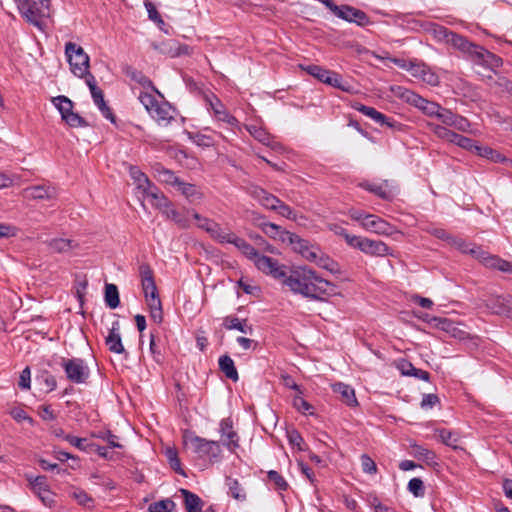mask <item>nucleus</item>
Listing matches in <instances>:
<instances>
[{
    "label": "nucleus",
    "instance_id": "obj_1",
    "mask_svg": "<svg viewBox=\"0 0 512 512\" xmlns=\"http://www.w3.org/2000/svg\"><path fill=\"white\" fill-rule=\"evenodd\" d=\"M293 293L312 300H323L334 293L335 286L307 266L290 268L284 284Z\"/></svg>",
    "mask_w": 512,
    "mask_h": 512
},
{
    "label": "nucleus",
    "instance_id": "obj_2",
    "mask_svg": "<svg viewBox=\"0 0 512 512\" xmlns=\"http://www.w3.org/2000/svg\"><path fill=\"white\" fill-rule=\"evenodd\" d=\"M440 32L444 35L447 43L462 52L465 58L472 63L492 71H495L503 65L501 57L476 43L470 42L466 37L452 31H448L443 27Z\"/></svg>",
    "mask_w": 512,
    "mask_h": 512
},
{
    "label": "nucleus",
    "instance_id": "obj_3",
    "mask_svg": "<svg viewBox=\"0 0 512 512\" xmlns=\"http://www.w3.org/2000/svg\"><path fill=\"white\" fill-rule=\"evenodd\" d=\"M183 443L193 457L208 464L218 463L222 460V449L219 441L208 440L186 431L183 434Z\"/></svg>",
    "mask_w": 512,
    "mask_h": 512
},
{
    "label": "nucleus",
    "instance_id": "obj_4",
    "mask_svg": "<svg viewBox=\"0 0 512 512\" xmlns=\"http://www.w3.org/2000/svg\"><path fill=\"white\" fill-rule=\"evenodd\" d=\"M139 275L141 277L142 289L146 304L149 308L151 319L160 324L163 321L162 303L158 294L154 273L149 264H141L139 266Z\"/></svg>",
    "mask_w": 512,
    "mask_h": 512
},
{
    "label": "nucleus",
    "instance_id": "obj_5",
    "mask_svg": "<svg viewBox=\"0 0 512 512\" xmlns=\"http://www.w3.org/2000/svg\"><path fill=\"white\" fill-rule=\"evenodd\" d=\"M23 19L37 27L44 29L43 20L50 15V0H14Z\"/></svg>",
    "mask_w": 512,
    "mask_h": 512
},
{
    "label": "nucleus",
    "instance_id": "obj_6",
    "mask_svg": "<svg viewBox=\"0 0 512 512\" xmlns=\"http://www.w3.org/2000/svg\"><path fill=\"white\" fill-rule=\"evenodd\" d=\"M391 90L396 97L418 108L426 116L438 118V115L443 108L440 104L427 100L414 91L403 86H395L392 87Z\"/></svg>",
    "mask_w": 512,
    "mask_h": 512
},
{
    "label": "nucleus",
    "instance_id": "obj_7",
    "mask_svg": "<svg viewBox=\"0 0 512 512\" xmlns=\"http://www.w3.org/2000/svg\"><path fill=\"white\" fill-rule=\"evenodd\" d=\"M65 55L70 65L71 72L75 76L83 78L89 69L90 58L88 54L81 46L73 42H67L65 44Z\"/></svg>",
    "mask_w": 512,
    "mask_h": 512
},
{
    "label": "nucleus",
    "instance_id": "obj_8",
    "mask_svg": "<svg viewBox=\"0 0 512 512\" xmlns=\"http://www.w3.org/2000/svg\"><path fill=\"white\" fill-rule=\"evenodd\" d=\"M61 367L67 379L74 384H84L90 377V368L82 358H62Z\"/></svg>",
    "mask_w": 512,
    "mask_h": 512
},
{
    "label": "nucleus",
    "instance_id": "obj_9",
    "mask_svg": "<svg viewBox=\"0 0 512 512\" xmlns=\"http://www.w3.org/2000/svg\"><path fill=\"white\" fill-rule=\"evenodd\" d=\"M301 67L309 75L315 77L317 80L325 84L345 92H349L351 90L350 84L348 82H344L342 76L337 72L325 69L319 65H308Z\"/></svg>",
    "mask_w": 512,
    "mask_h": 512
},
{
    "label": "nucleus",
    "instance_id": "obj_10",
    "mask_svg": "<svg viewBox=\"0 0 512 512\" xmlns=\"http://www.w3.org/2000/svg\"><path fill=\"white\" fill-rule=\"evenodd\" d=\"M206 104L209 109L213 111V116L216 121L228 124L232 129L241 131L242 125L229 111L226 109L222 101L213 93L204 96Z\"/></svg>",
    "mask_w": 512,
    "mask_h": 512
},
{
    "label": "nucleus",
    "instance_id": "obj_11",
    "mask_svg": "<svg viewBox=\"0 0 512 512\" xmlns=\"http://www.w3.org/2000/svg\"><path fill=\"white\" fill-rule=\"evenodd\" d=\"M254 265L259 271L280 281L282 284H284L290 269L286 265L279 263L277 259L261 254L254 262Z\"/></svg>",
    "mask_w": 512,
    "mask_h": 512
},
{
    "label": "nucleus",
    "instance_id": "obj_12",
    "mask_svg": "<svg viewBox=\"0 0 512 512\" xmlns=\"http://www.w3.org/2000/svg\"><path fill=\"white\" fill-rule=\"evenodd\" d=\"M353 248L359 249L361 252L374 256V257H385L392 256L393 250L381 240H372L366 237L358 236L357 239L353 240Z\"/></svg>",
    "mask_w": 512,
    "mask_h": 512
},
{
    "label": "nucleus",
    "instance_id": "obj_13",
    "mask_svg": "<svg viewBox=\"0 0 512 512\" xmlns=\"http://www.w3.org/2000/svg\"><path fill=\"white\" fill-rule=\"evenodd\" d=\"M218 432L220 434V445L222 444L230 453H235L240 447V437L234 429V423L231 417L223 418L219 423Z\"/></svg>",
    "mask_w": 512,
    "mask_h": 512
},
{
    "label": "nucleus",
    "instance_id": "obj_14",
    "mask_svg": "<svg viewBox=\"0 0 512 512\" xmlns=\"http://www.w3.org/2000/svg\"><path fill=\"white\" fill-rule=\"evenodd\" d=\"M471 256L479 260L485 267L496 269L501 272L512 274V264L497 255H491L484 251L480 246H475L471 250Z\"/></svg>",
    "mask_w": 512,
    "mask_h": 512
},
{
    "label": "nucleus",
    "instance_id": "obj_15",
    "mask_svg": "<svg viewBox=\"0 0 512 512\" xmlns=\"http://www.w3.org/2000/svg\"><path fill=\"white\" fill-rule=\"evenodd\" d=\"M358 186L385 201H392L396 196V187L389 180L361 181Z\"/></svg>",
    "mask_w": 512,
    "mask_h": 512
},
{
    "label": "nucleus",
    "instance_id": "obj_16",
    "mask_svg": "<svg viewBox=\"0 0 512 512\" xmlns=\"http://www.w3.org/2000/svg\"><path fill=\"white\" fill-rule=\"evenodd\" d=\"M352 107L362 113L363 115L371 118L372 120H374L376 123H378L379 125L381 126H387L389 128H392V129H399V130H402V127L403 125L397 121H395L393 118H389L387 117L386 115H384L383 113L379 112L378 110H376L375 108L373 107H370V106H366L364 104H361V103H355L352 105Z\"/></svg>",
    "mask_w": 512,
    "mask_h": 512
},
{
    "label": "nucleus",
    "instance_id": "obj_17",
    "mask_svg": "<svg viewBox=\"0 0 512 512\" xmlns=\"http://www.w3.org/2000/svg\"><path fill=\"white\" fill-rule=\"evenodd\" d=\"M447 127H453L454 129L466 133L470 131L471 123L467 118L462 115L454 113L452 110L445 107L442 108L437 118Z\"/></svg>",
    "mask_w": 512,
    "mask_h": 512
},
{
    "label": "nucleus",
    "instance_id": "obj_18",
    "mask_svg": "<svg viewBox=\"0 0 512 512\" xmlns=\"http://www.w3.org/2000/svg\"><path fill=\"white\" fill-rule=\"evenodd\" d=\"M334 9L335 12L333 14L347 22L356 23L359 26H366L370 23L367 14L360 9L349 5H340L334 7Z\"/></svg>",
    "mask_w": 512,
    "mask_h": 512
},
{
    "label": "nucleus",
    "instance_id": "obj_19",
    "mask_svg": "<svg viewBox=\"0 0 512 512\" xmlns=\"http://www.w3.org/2000/svg\"><path fill=\"white\" fill-rule=\"evenodd\" d=\"M291 236V240H287L286 243L291 245L293 249L300 253L306 260L311 262V260H315L316 254H320L319 247L311 245L309 241L302 239L295 233L291 232Z\"/></svg>",
    "mask_w": 512,
    "mask_h": 512
},
{
    "label": "nucleus",
    "instance_id": "obj_20",
    "mask_svg": "<svg viewBox=\"0 0 512 512\" xmlns=\"http://www.w3.org/2000/svg\"><path fill=\"white\" fill-rule=\"evenodd\" d=\"M363 229L383 236H390L397 232L396 228L392 224L374 214L368 216L367 221L363 223Z\"/></svg>",
    "mask_w": 512,
    "mask_h": 512
},
{
    "label": "nucleus",
    "instance_id": "obj_21",
    "mask_svg": "<svg viewBox=\"0 0 512 512\" xmlns=\"http://www.w3.org/2000/svg\"><path fill=\"white\" fill-rule=\"evenodd\" d=\"M486 306L494 314L512 318V297L509 295L489 297L486 300Z\"/></svg>",
    "mask_w": 512,
    "mask_h": 512
},
{
    "label": "nucleus",
    "instance_id": "obj_22",
    "mask_svg": "<svg viewBox=\"0 0 512 512\" xmlns=\"http://www.w3.org/2000/svg\"><path fill=\"white\" fill-rule=\"evenodd\" d=\"M160 126H168L175 117V109L168 102H159L149 113Z\"/></svg>",
    "mask_w": 512,
    "mask_h": 512
},
{
    "label": "nucleus",
    "instance_id": "obj_23",
    "mask_svg": "<svg viewBox=\"0 0 512 512\" xmlns=\"http://www.w3.org/2000/svg\"><path fill=\"white\" fill-rule=\"evenodd\" d=\"M250 195L257 200L264 208L276 211L277 207L281 203L275 195L269 193L265 189L259 186H253L249 190Z\"/></svg>",
    "mask_w": 512,
    "mask_h": 512
},
{
    "label": "nucleus",
    "instance_id": "obj_24",
    "mask_svg": "<svg viewBox=\"0 0 512 512\" xmlns=\"http://www.w3.org/2000/svg\"><path fill=\"white\" fill-rule=\"evenodd\" d=\"M105 344L107 345L109 351L113 353H125V349L122 344V339L120 335V322L118 320L112 323V326L109 329V333L105 338Z\"/></svg>",
    "mask_w": 512,
    "mask_h": 512
},
{
    "label": "nucleus",
    "instance_id": "obj_25",
    "mask_svg": "<svg viewBox=\"0 0 512 512\" xmlns=\"http://www.w3.org/2000/svg\"><path fill=\"white\" fill-rule=\"evenodd\" d=\"M258 227L263 231V233L274 240H279L282 243H286L287 240H291V232L283 229L275 223L263 221L258 224Z\"/></svg>",
    "mask_w": 512,
    "mask_h": 512
},
{
    "label": "nucleus",
    "instance_id": "obj_26",
    "mask_svg": "<svg viewBox=\"0 0 512 512\" xmlns=\"http://www.w3.org/2000/svg\"><path fill=\"white\" fill-rule=\"evenodd\" d=\"M226 243L233 244L253 263L260 255V253L250 243L245 239L238 237L233 232H231L230 236L226 239Z\"/></svg>",
    "mask_w": 512,
    "mask_h": 512
},
{
    "label": "nucleus",
    "instance_id": "obj_27",
    "mask_svg": "<svg viewBox=\"0 0 512 512\" xmlns=\"http://www.w3.org/2000/svg\"><path fill=\"white\" fill-rule=\"evenodd\" d=\"M200 229L206 231L211 238L221 244L226 243V239L231 234L230 231L223 229L220 224L209 218L204 220V224L200 225Z\"/></svg>",
    "mask_w": 512,
    "mask_h": 512
},
{
    "label": "nucleus",
    "instance_id": "obj_28",
    "mask_svg": "<svg viewBox=\"0 0 512 512\" xmlns=\"http://www.w3.org/2000/svg\"><path fill=\"white\" fill-rule=\"evenodd\" d=\"M412 76L419 78L430 86H437L440 83L439 76L424 63H416Z\"/></svg>",
    "mask_w": 512,
    "mask_h": 512
},
{
    "label": "nucleus",
    "instance_id": "obj_29",
    "mask_svg": "<svg viewBox=\"0 0 512 512\" xmlns=\"http://www.w3.org/2000/svg\"><path fill=\"white\" fill-rule=\"evenodd\" d=\"M332 390L334 393H337L341 396L342 402L350 407H355L358 405L357 398L355 396V390L352 386L338 382L332 385Z\"/></svg>",
    "mask_w": 512,
    "mask_h": 512
},
{
    "label": "nucleus",
    "instance_id": "obj_30",
    "mask_svg": "<svg viewBox=\"0 0 512 512\" xmlns=\"http://www.w3.org/2000/svg\"><path fill=\"white\" fill-rule=\"evenodd\" d=\"M410 448L412 449L411 454L418 460L425 462L429 466L438 465L436 461L437 456L434 451L418 445L415 442L410 444Z\"/></svg>",
    "mask_w": 512,
    "mask_h": 512
},
{
    "label": "nucleus",
    "instance_id": "obj_31",
    "mask_svg": "<svg viewBox=\"0 0 512 512\" xmlns=\"http://www.w3.org/2000/svg\"><path fill=\"white\" fill-rule=\"evenodd\" d=\"M142 191L146 197L151 198L152 205L160 209L169 208V200L151 181L149 182V188L144 187Z\"/></svg>",
    "mask_w": 512,
    "mask_h": 512
},
{
    "label": "nucleus",
    "instance_id": "obj_32",
    "mask_svg": "<svg viewBox=\"0 0 512 512\" xmlns=\"http://www.w3.org/2000/svg\"><path fill=\"white\" fill-rule=\"evenodd\" d=\"M179 492L184 502L186 512H201L203 501L198 495L183 488L180 489Z\"/></svg>",
    "mask_w": 512,
    "mask_h": 512
},
{
    "label": "nucleus",
    "instance_id": "obj_33",
    "mask_svg": "<svg viewBox=\"0 0 512 512\" xmlns=\"http://www.w3.org/2000/svg\"><path fill=\"white\" fill-rule=\"evenodd\" d=\"M50 251L54 253H67L79 247L72 239L54 238L46 242Z\"/></svg>",
    "mask_w": 512,
    "mask_h": 512
},
{
    "label": "nucleus",
    "instance_id": "obj_34",
    "mask_svg": "<svg viewBox=\"0 0 512 512\" xmlns=\"http://www.w3.org/2000/svg\"><path fill=\"white\" fill-rule=\"evenodd\" d=\"M149 351L157 364L162 365L164 363V345L154 331L150 333Z\"/></svg>",
    "mask_w": 512,
    "mask_h": 512
},
{
    "label": "nucleus",
    "instance_id": "obj_35",
    "mask_svg": "<svg viewBox=\"0 0 512 512\" xmlns=\"http://www.w3.org/2000/svg\"><path fill=\"white\" fill-rule=\"evenodd\" d=\"M398 368H399L401 374L404 376H413V377L421 379L423 381L430 380V373L428 371L414 367L413 364L409 361L402 360L399 363Z\"/></svg>",
    "mask_w": 512,
    "mask_h": 512
},
{
    "label": "nucleus",
    "instance_id": "obj_36",
    "mask_svg": "<svg viewBox=\"0 0 512 512\" xmlns=\"http://www.w3.org/2000/svg\"><path fill=\"white\" fill-rule=\"evenodd\" d=\"M94 104L98 107L103 117L115 123V116L104 100L103 91L99 88L91 93Z\"/></svg>",
    "mask_w": 512,
    "mask_h": 512
},
{
    "label": "nucleus",
    "instance_id": "obj_37",
    "mask_svg": "<svg viewBox=\"0 0 512 512\" xmlns=\"http://www.w3.org/2000/svg\"><path fill=\"white\" fill-rule=\"evenodd\" d=\"M219 369L221 372L224 373V375L231 379L232 381L236 382L239 379V375L237 372V369L235 367L233 359L228 355H222L219 358Z\"/></svg>",
    "mask_w": 512,
    "mask_h": 512
},
{
    "label": "nucleus",
    "instance_id": "obj_38",
    "mask_svg": "<svg viewBox=\"0 0 512 512\" xmlns=\"http://www.w3.org/2000/svg\"><path fill=\"white\" fill-rule=\"evenodd\" d=\"M244 127L255 140L263 145L276 148V145L272 144V136L264 128L257 125H244Z\"/></svg>",
    "mask_w": 512,
    "mask_h": 512
},
{
    "label": "nucleus",
    "instance_id": "obj_39",
    "mask_svg": "<svg viewBox=\"0 0 512 512\" xmlns=\"http://www.w3.org/2000/svg\"><path fill=\"white\" fill-rule=\"evenodd\" d=\"M24 197L31 200H44L52 197V190L45 186H31L23 191Z\"/></svg>",
    "mask_w": 512,
    "mask_h": 512
},
{
    "label": "nucleus",
    "instance_id": "obj_40",
    "mask_svg": "<svg viewBox=\"0 0 512 512\" xmlns=\"http://www.w3.org/2000/svg\"><path fill=\"white\" fill-rule=\"evenodd\" d=\"M311 262L316 263L320 268L328 270L333 274L340 273V267L338 263L331 259L329 256L324 255L321 251L320 254H316L315 260H311Z\"/></svg>",
    "mask_w": 512,
    "mask_h": 512
},
{
    "label": "nucleus",
    "instance_id": "obj_41",
    "mask_svg": "<svg viewBox=\"0 0 512 512\" xmlns=\"http://www.w3.org/2000/svg\"><path fill=\"white\" fill-rule=\"evenodd\" d=\"M105 304L110 309H116L120 304L118 288L115 284L107 283L105 285Z\"/></svg>",
    "mask_w": 512,
    "mask_h": 512
},
{
    "label": "nucleus",
    "instance_id": "obj_42",
    "mask_svg": "<svg viewBox=\"0 0 512 512\" xmlns=\"http://www.w3.org/2000/svg\"><path fill=\"white\" fill-rule=\"evenodd\" d=\"M246 320H240L235 316H227L224 318L223 326L228 330H238L242 333H251L252 327L246 325Z\"/></svg>",
    "mask_w": 512,
    "mask_h": 512
},
{
    "label": "nucleus",
    "instance_id": "obj_43",
    "mask_svg": "<svg viewBox=\"0 0 512 512\" xmlns=\"http://www.w3.org/2000/svg\"><path fill=\"white\" fill-rule=\"evenodd\" d=\"M163 213L166 215L168 219L174 221L180 228L184 229L190 226L188 218H186L179 211L174 209L170 202L169 208H163Z\"/></svg>",
    "mask_w": 512,
    "mask_h": 512
},
{
    "label": "nucleus",
    "instance_id": "obj_44",
    "mask_svg": "<svg viewBox=\"0 0 512 512\" xmlns=\"http://www.w3.org/2000/svg\"><path fill=\"white\" fill-rule=\"evenodd\" d=\"M226 485L229 489V495H231L234 499L238 501L246 500V492L237 479L227 477Z\"/></svg>",
    "mask_w": 512,
    "mask_h": 512
},
{
    "label": "nucleus",
    "instance_id": "obj_45",
    "mask_svg": "<svg viewBox=\"0 0 512 512\" xmlns=\"http://www.w3.org/2000/svg\"><path fill=\"white\" fill-rule=\"evenodd\" d=\"M177 188L189 201H195L202 198V193L194 184L186 183L181 180Z\"/></svg>",
    "mask_w": 512,
    "mask_h": 512
},
{
    "label": "nucleus",
    "instance_id": "obj_46",
    "mask_svg": "<svg viewBox=\"0 0 512 512\" xmlns=\"http://www.w3.org/2000/svg\"><path fill=\"white\" fill-rule=\"evenodd\" d=\"M165 457L170 465V467L178 474L180 475H185V472L184 470L182 469L181 467V462H180V459L178 457V452L175 448L173 447H167L165 449Z\"/></svg>",
    "mask_w": 512,
    "mask_h": 512
},
{
    "label": "nucleus",
    "instance_id": "obj_47",
    "mask_svg": "<svg viewBox=\"0 0 512 512\" xmlns=\"http://www.w3.org/2000/svg\"><path fill=\"white\" fill-rule=\"evenodd\" d=\"M53 104L61 114L62 120L64 116L73 111V102L66 96L60 95L52 99Z\"/></svg>",
    "mask_w": 512,
    "mask_h": 512
},
{
    "label": "nucleus",
    "instance_id": "obj_48",
    "mask_svg": "<svg viewBox=\"0 0 512 512\" xmlns=\"http://www.w3.org/2000/svg\"><path fill=\"white\" fill-rule=\"evenodd\" d=\"M70 497H72L75 501H77L78 504L86 509L93 507V498L80 488H73V490L70 492Z\"/></svg>",
    "mask_w": 512,
    "mask_h": 512
},
{
    "label": "nucleus",
    "instance_id": "obj_49",
    "mask_svg": "<svg viewBox=\"0 0 512 512\" xmlns=\"http://www.w3.org/2000/svg\"><path fill=\"white\" fill-rule=\"evenodd\" d=\"M427 126L433 132V134L437 136L439 139L451 143L454 131L450 130L447 126L439 125L436 123H428Z\"/></svg>",
    "mask_w": 512,
    "mask_h": 512
},
{
    "label": "nucleus",
    "instance_id": "obj_50",
    "mask_svg": "<svg viewBox=\"0 0 512 512\" xmlns=\"http://www.w3.org/2000/svg\"><path fill=\"white\" fill-rule=\"evenodd\" d=\"M129 174L136 183L138 189L142 190L144 187L149 188V178L137 166H130Z\"/></svg>",
    "mask_w": 512,
    "mask_h": 512
},
{
    "label": "nucleus",
    "instance_id": "obj_51",
    "mask_svg": "<svg viewBox=\"0 0 512 512\" xmlns=\"http://www.w3.org/2000/svg\"><path fill=\"white\" fill-rule=\"evenodd\" d=\"M188 137L194 144H196L199 147L209 148V147L214 146V144H215L212 136L206 135V134H203L200 132H197V133L189 132Z\"/></svg>",
    "mask_w": 512,
    "mask_h": 512
},
{
    "label": "nucleus",
    "instance_id": "obj_52",
    "mask_svg": "<svg viewBox=\"0 0 512 512\" xmlns=\"http://www.w3.org/2000/svg\"><path fill=\"white\" fill-rule=\"evenodd\" d=\"M175 508V502L167 498L150 504L148 512H172Z\"/></svg>",
    "mask_w": 512,
    "mask_h": 512
},
{
    "label": "nucleus",
    "instance_id": "obj_53",
    "mask_svg": "<svg viewBox=\"0 0 512 512\" xmlns=\"http://www.w3.org/2000/svg\"><path fill=\"white\" fill-rule=\"evenodd\" d=\"M287 438L291 446L296 447L299 451H306L307 447L305 441L296 429L288 430Z\"/></svg>",
    "mask_w": 512,
    "mask_h": 512
},
{
    "label": "nucleus",
    "instance_id": "obj_54",
    "mask_svg": "<svg viewBox=\"0 0 512 512\" xmlns=\"http://www.w3.org/2000/svg\"><path fill=\"white\" fill-rule=\"evenodd\" d=\"M157 173H158L159 180L168 185L177 187L179 182L181 181L180 178L177 177L175 175V173L171 170L161 168V169L157 170Z\"/></svg>",
    "mask_w": 512,
    "mask_h": 512
},
{
    "label": "nucleus",
    "instance_id": "obj_55",
    "mask_svg": "<svg viewBox=\"0 0 512 512\" xmlns=\"http://www.w3.org/2000/svg\"><path fill=\"white\" fill-rule=\"evenodd\" d=\"M89 479L93 484L102 486L105 489L112 490L115 488V483L109 477L99 472L92 473Z\"/></svg>",
    "mask_w": 512,
    "mask_h": 512
},
{
    "label": "nucleus",
    "instance_id": "obj_56",
    "mask_svg": "<svg viewBox=\"0 0 512 512\" xmlns=\"http://www.w3.org/2000/svg\"><path fill=\"white\" fill-rule=\"evenodd\" d=\"M267 478L270 482H272L276 489L280 491H286L288 488V483L284 479V477L275 470H270L267 472Z\"/></svg>",
    "mask_w": 512,
    "mask_h": 512
},
{
    "label": "nucleus",
    "instance_id": "obj_57",
    "mask_svg": "<svg viewBox=\"0 0 512 512\" xmlns=\"http://www.w3.org/2000/svg\"><path fill=\"white\" fill-rule=\"evenodd\" d=\"M330 230L338 236H341L345 239L346 243L353 248L354 246V239H357L358 236L350 234L344 227L338 224H331Z\"/></svg>",
    "mask_w": 512,
    "mask_h": 512
},
{
    "label": "nucleus",
    "instance_id": "obj_58",
    "mask_svg": "<svg viewBox=\"0 0 512 512\" xmlns=\"http://www.w3.org/2000/svg\"><path fill=\"white\" fill-rule=\"evenodd\" d=\"M63 121L68 124L70 127H86L88 126L87 121L80 116L78 113L70 112L68 115L64 116Z\"/></svg>",
    "mask_w": 512,
    "mask_h": 512
},
{
    "label": "nucleus",
    "instance_id": "obj_59",
    "mask_svg": "<svg viewBox=\"0 0 512 512\" xmlns=\"http://www.w3.org/2000/svg\"><path fill=\"white\" fill-rule=\"evenodd\" d=\"M449 244L456 249H458L462 253H468L471 255V250L476 246L472 245L470 243H467L463 238L453 236L452 239H450Z\"/></svg>",
    "mask_w": 512,
    "mask_h": 512
},
{
    "label": "nucleus",
    "instance_id": "obj_60",
    "mask_svg": "<svg viewBox=\"0 0 512 512\" xmlns=\"http://www.w3.org/2000/svg\"><path fill=\"white\" fill-rule=\"evenodd\" d=\"M451 143L457 145L458 147H461L463 149L471 151V149H473V147H474L475 141L471 138H468L466 136H463L461 134L454 132Z\"/></svg>",
    "mask_w": 512,
    "mask_h": 512
},
{
    "label": "nucleus",
    "instance_id": "obj_61",
    "mask_svg": "<svg viewBox=\"0 0 512 512\" xmlns=\"http://www.w3.org/2000/svg\"><path fill=\"white\" fill-rule=\"evenodd\" d=\"M408 490L416 497L423 496L425 494L423 481L420 478H412L408 483Z\"/></svg>",
    "mask_w": 512,
    "mask_h": 512
},
{
    "label": "nucleus",
    "instance_id": "obj_62",
    "mask_svg": "<svg viewBox=\"0 0 512 512\" xmlns=\"http://www.w3.org/2000/svg\"><path fill=\"white\" fill-rule=\"evenodd\" d=\"M138 99L148 113H150L152 109H154V107L159 103L152 94L147 92H141Z\"/></svg>",
    "mask_w": 512,
    "mask_h": 512
},
{
    "label": "nucleus",
    "instance_id": "obj_63",
    "mask_svg": "<svg viewBox=\"0 0 512 512\" xmlns=\"http://www.w3.org/2000/svg\"><path fill=\"white\" fill-rule=\"evenodd\" d=\"M438 433H439V437H440L441 441L445 445L453 447V448L457 447L456 443H457L458 439L452 431L447 430V429H440V430H438Z\"/></svg>",
    "mask_w": 512,
    "mask_h": 512
},
{
    "label": "nucleus",
    "instance_id": "obj_64",
    "mask_svg": "<svg viewBox=\"0 0 512 512\" xmlns=\"http://www.w3.org/2000/svg\"><path fill=\"white\" fill-rule=\"evenodd\" d=\"M293 407L300 413L305 414L309 412L312 414L313 406L301 396H295L293 398Z\"/></svg>",
    "mask_w": 512,
    "mask_h": 512
}]
</instances>
